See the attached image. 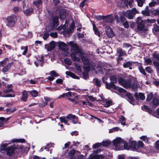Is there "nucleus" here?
Wrapping results in <instances>:
<instances>
[{"mask_svg":"<svg viewBox=\"0 0 159 159\" xmlns=\"http://www.w3.org/2000/svg\"><path fill=\"white\" fill-rule=\"evenodd\" d=\"M68 44L72 48L70 56L73 60L77 62L80 61V57L81 58L82 61L85 64V66L83 67L84 69L86 71L83 73V75L85 79H87L88 77V72L90 70H95V64L93 63H90L89 59L87 57L84 56L83 52L79 48L75 43L70 42Z\"/></svg>","mask_w":159,"mask_h":159,"instance_id":"nucleus-1","label":"nucleus"},{"mask_svg":"<svg viewBox=\"0 0 159 159\" xmlns=\"http://www.w3.org/2000/svg\"><path fill=\"white\" fill-rule=\"evenodd\" d=\"M96 73H101L102 74H105L106 76L102 77V81L105 84L107 89H110L111 88H113L118 90L120 93H124L125 91V90L123 88L116 87L112 83L109 84L106 81L107 80L108 76L112 74L113 73L111 69L109 68L106 66H104L103 68L101 66H98L96 68Z\"/></svg>","mask_w":159,"mask_h":159,"instance_id":"nucleus-2","label":"nucleus"},{"mask_svg":"<svg viewBox=\"0 0 159 159\" xmlns=\"http://www.w3.org/2000/svg\"><path fill=\"white\" fill-rule=\"evenodd\" d=\"M9 144L7 143H2L1 145L0 150L1 152L2 151L6 150L7 155L11 156L14 154L15 147L14 145H12L10 147H7Z\"/></svg>","mask_w":159,"mask_h":159,"instance_id":"nucleus-3","label":"nucleus"},{"mask_svg":"<svg viewBox=\"0 0 159 159\" xmlns=\"http://www.w3.org/2000/svg\"><path fill=\"white\" fill-rule=\"evenodd\" d=\"M74 26V23L72 21L70 20L68 21L66 20V23L62 28L65 32L67 33H69L73 31Z\"/></svg>","mask_w":159,"mask_h":159,"instance_id":"nucleus-4","label":"nucleus"},{"mask_svg":"<svg viewBox=\"0 0 159 159\" xmlns=\"http://www.w3.org/2000/svg\"><path fill=\"white\" fill-rule=\"evenodd\" d=\"M124 141L121 138L117 137L112 141V143L116 150H120L123 149Z\"/></svg>","mask_w":159,"mask_h":159,"instance_id":"nucleus-5","label":"nucleus"},{"mask_svg":"<svg viewBox=\"0 0 159 159\" xmlns=\"http://www.w3.org/2000/svg\"><path fill=\"white\" fill-rule=\"evenodd\" d=\"M133 80H134L133 78L126 80L120 78L119 79L118 82L124 87L127 88L131 87Z\"/></svg>","mask_w":159,"mask_h":159,"instance_id":"nucleus-6","label":"nucleus"},{"mask_svg":"<svg viewBox=\"0 0 159 159\" xmlns=\"http://www.w3.org/2000/svg\"><path fill=\"white\" fill-rule=\"evenodd\" d=\"M59 119L61 123H63L65 124H66L69 120H71L74 124H76L78 122L77 118L75 116L71 114L69 115L66 118L60 117Z\"/></svg>","mask_w":159,"mask_h":159,"instance_id":"nucleus-7","label":"nucleus"},{"mask_svg":"<svg viewBox=\"0 0 159 159\" xmlns=\"http://www.w3.org/2000/svg\"><path fill=\"white\" fill-rule=\"evenodd\" d=\"M17 20L16 16L12 15L8 16L6 19V25L9 27H12L15 25Z\"/></svg>","mask_w":159,"mask_h":159,"instance_id":"nucleus-8","label":"nucleus"},{"mask_svg":"<svg viewBox=\"0 0 159 159\" xmlns=\"http://www.w3.org/2000/svg\"><path fill=\"white\" fill-rule=\"evenodd\" d=\"M153 56L154 58H155L157 60H159V54L156 53H153ZM153 63L154 66L156 67L157 70L159 71V62L156 61H154Z\"/></svg>","mask_w":159,"mask_h":159,"instance_id":"nucleus-9","label":"nucleus"},{"mask_svg":"<svg viewBox=\"0 0 159 159\" xmlns=\"http://www.w3.org/2000/svg\"><path fill=\"white\" fill-rule=\"evenodd\" d=\"M123 15L129 19H132L134 17V14L130 10H127L126 11L123 12Z\"/></svg>","mask_w":159,"mask_h":159,"instance_id":"nucleus-10","label":"nucleus"},{"mask_svg":"<svg viewBox=\"0 0 159 159\" xmlns=\"http://www.w3.org/2000/svg\"><path fill=\"white\" fill-rule=\"evenodd\" d=\"M45 48L48 51H50L54 49L55 47V42L52 41L49 44L45 45Z\"/></svg>","mask_w":159,"mask_h":159,"instance_id":"nucleus-11","label":"nucleus"},{"mask_svg":"<svg viewBox=\"0 0 159 159\" xmlns=\"http://www.w3.org/2000/svg\"><path fill=\"white\" fill-rule=\"evenodd\" d=\"M105 29L106 35L108 37H112L114 36V34L112 30L109 27L107 26Z\"/></svg>","mask_w":159,"mask_h":159,"instance_id":"nucleus-12","label":"nucleus"},{"mask_svg":"<svg viewBox=\"0 0 159 159\" xmlns=\"http://www.w3.org/2000/svg\"><path fill=\"white\" fill-rule=\"evenodd\" d=\"M5 87L3 90V92L4 93H10L13 91L12 89V85L11 84H7L5 86Z\"/></svg>","mask_w":159,"mask_h":159,"instance_id":"nucleus-13","label":"nucleus"},{"mask_svg":"<svg viewBox=\"0 0 159 159\" xmlns=\"http://www.w3.org/2000/svg\"><path fill=\"white\" fill-rule=\"evenodd\" d=\"M58 25V17L55 16L53 17L52 19V26L55 28Z\"/></svg>","mask_w":159,"mask_h":159,"instance_id":"nucleus-14","label":"nucleus"},{"mask_svg":"<svg viewBox=\"0 0 159 159\" xmlns=\"http://www.w3.org/2000/svg\"><path fill=\"white\" fill-rule=\"evenodd\" d=\"M13 64V62L9 63L6 66L2 69V71L3 73H5L6 72H7L8 70L10 68Z\"/></svg>","mask_w":159,"mask_h":159,"instance_id":"nucleus-15","label":"nucleus"},{"mask_svg":"<svg viewBox=\"0 0 159 159\" xmlns=\"http://www.w3.org/2000/svg\"><path fill=\"white\" fill-rule=\"evenodd\" d=\"M66 11L65 10H61L60 11L59 16L61 20H64L66 17Z\"/></svg>","mask_w":159,"mask_h":159,"instance_id":"nucleus-16","label":"nucleus"},{"mask_svg":"<svg viewBox=\"0 0 159 159\" xmlns=\"http://www.w3.org/2000/svg\"><path fill=\"white\" fill-rule=\"evenodd\" d=\"M159 104V102L158 99L156 98H154L152 102L151 105L153 107L156 108Z\"/></svg>","mask_w":159,"mask_h":159,"instance_id":"nucleus-17","label":"nucleus"},{"mask_svg":"<svg viewBox=\"0 0 159 159\" xmlns=\"http://www.w3.org/2000/svg\"><path fill=\"white\" fill-rule=\"evenodd\" d=\"M58 46L60 48L63 50H65L67 48L66 44L63 42H58Z\"/></svg>","mask_w":159,"mask_h":159,"instance_id":"nucleus-18","label":"nucleus"},{"mask_svg":"<svg viewBox=\"0 0 159 159\" xmlns=\"http://www.w3.org/2000/svg\"><path fill=\"white\" fill-rule=\"evenodd\" d=\"M114 18L111 15H109L107 16H105L104 20L107 22H112L114 20Z\"/></svg>","mask_w":159,"mask_h":159,"instance_id":"nucleus-19","label":"nucleus"},{"mask_svg":"<svg viewBox=\"0 0 159 159\" xmlns=\"http://www.w3.org/2000/svg\"><path fill=\"white\" fill-rule=\"evenodd\" d=\"M138 29L140 31H146L148 30L147 28L145 27L144 24L137 25Z\"/></svg>","mask_w":159,"mask_h":159,"instance_id":"nucleus-20","label":"nucleus"},{"mask_svg":"<svg viewBox=\"0 0 159 159\" xmlns=\"http://www.w3.org/2000/svg\"><path fill=\"white\" fill-rule=\"evenodd\" d=\"M66 74L67 75H69L72 78L77 79H79V77L70 71H67L66 72Z\"/></svg>","mask_w":159,"mask_h":159,"instance_id":"nucleus-21","label":"nucleus"},{"mask_svg":"<svg viewBox=\"0 0 159 159\" xmlns=\"http://www.w3.org/2000/svg\"><path fill=\"white\" fill-rule=\"evenodd\" d=\"M119 122L121 123V125H125L126 123V119L123 116L121 115L119 117Z\"/></svg>","mask_w":159,"mask_h":159,"instance_id":"nucleus-22","label":"nucleus"},{"mask_svg":"<svg viewBox=\"0 0 159 159\" xmlns=\"http://www.w3.org/2000/svg\"><path fill=\"white\" fill-rule=\"evenodd\" d=\"M28 95L27 92L24 90L23 91L22 93V96L21 98V100L23 101H25L28 98Z\"/></svg>","mask_w":159,"mask_h":159,"instance_id":"nucleus-23","label":"nucleus"},{"mask_svg":"<svg viewBox=\"0 0 159 159\" xmlns=\"http://www.w3.org/2000/svg\"><path fill=\"white\" fill-rule=\"evenodd\" d=\"M43 59L42 57H41L39 59V61H35L34 63L35 66L37 67L39 65H40L41 66H43Z\"/></svg>","mask_w":159,"mask_h":159,"instance_id":"nucleus-24","label":"nucleus"},{"mask_svg":"<svg viewBox=\"0 0 159 159\" xmlns=\"http://www.w3.org/2000/svg\"><path fill=\"white\" fill-rule=\"evenodd\" d=\"M33 9L31 7L28 8L23 11L24 14L27 16L31 14L33 11Z\"/></svg>","mask_w":159,"mask_h":159,"instance_id":"nucleus-25","label":"nucleus"},{"mask_svg":"<svg viewBox=\"0 0 159 159\" xmlns=\"http://www.w3.org/2000/svg\"><path fill=\"white\" fill-rule=\"evenodd\" d=\"M29 93L33 97H36L38 96L39 92L36 90H33L29 92Z\"/></svg>","mask_w":159,"mask_h":159,"instance_id":"nucleus-26","label":"nucleus"},{"mask_svg":"<svg viewBox=\"0 0 159 159\" xmlns=\"http://www.w3.org/2000/svg\"><path fill=\"white\" fill-rule=\"evenodd\" d=\"M93 30L95 32V34L99 37L100 35V33L99 31L98 30L95 25L94 23H93Z\"/></svg>","mask_w":159,"mask_h":159,"instance_id":"nucleus-27","label":"nucleus"},{"mask_svg":"<svg viewBox=\"0 0 159 159\" xmlns=\"http://www.w3.org/2000/svg\"><path fill=\"white\" fill-rule=\"evenodd\" d=\"M135 95L136 98H138L139 96V98L141 100H143L145 98L144 94L143 93H139V94L137 93H136L135 94Z\"/></svg>","mask_w":159,"mask_h":159,"instance_id":"nucleus-28","label":"nucleus"},{"mask_svg":"<svg viewBox=\"0 0 159 159\" xmlns=\"http://www.w3.org/2000/svg\"><path fill=\"white\" fill-rule=\"evenodd\" d=\"M117 53L120 57L123 56L126 54V52L125 51L123 50L122 49L120 48L118 49Z\"/></svg>","mask_w":159,"mask_h":159,"instance_id":"nucleus-29","label":"nucleus"},{"mask_svg":"<svg viewBox=\"0 0 159 159\" xmlns=\"http://www.w3.org/2000/svg\"><path fill=\"white\" fill-rule=\"evenodd\" d=\"M79 152L77 151H75L74 150H72L69 153V155L70 156L73 157L75 155V157H76L77 155V153Z\"/></svg>","mask_w":159,"mask_h":159,"instance_id":"nucleus-30","label":"nucleus"},{"mask_svg":"<svg viewBox=\"0 0 159 159\" xmlns=\"http://www.w3.org/2000/svg\"><path fill=\"white\" fill-rule=\"evenodd\" d=\"M104 103H105L104 104V106L106 107H109L110 106L112 105V101L111 100H108L107 99L104 101Z\"/></svg>","mask_w":159,"mask_h":159,"instance_id":"nucleus-31","label":"nucleus"},{"mask_svg":"<svg viewBox=\"0 0 159 159\" xmlns=\"http://www.w3.org/2000/svg\"><path fill=\"white\" fill-rule=\"evenodd\" d=\"M104 158L103 155H96L93 156L91 159H102Z\"/></svg>","mask_w":159,"mask_h":159,"instance_id":"nucleus-32","label":"nucleus"},{"mask_svg":"<svg viewBox=\"0 0 159 159\" xmlns=\"http://www.w3.org/2000/svg\"><path fill=\"white\" fill-rule=\"evenodd\" d=\"M42 3V0H37L33 2V4L38 8L40 7Z\"/></svg>","mask_w":159,"mask_h":159,"instance_id":"nucleus-33","label":"nucleus"},{"mask_svg":"<svg viewBox=\"0 0 159 159\" xmlns=\"http://www.w3.org/2000/svg\"><path fill=\"white\" fill-rule=\"evenodd\" d=\"M102 144L104 147H107L111 144V142L109 140H106L102 141Z\"/></svg>","mask_w":159,"mask_h":159,"instance_id":"nucleus-34","label":"nucleus"},{"mask_svg":"<svg viewBox=\"0 0 159 159\" xmlns=\"http://www.w3.org/2000/svg\"><path fill=\"white\" fill-rule=\"evenodd\" d=\"M132 66V62L130 61H128L127 62L125 63L123 65V66L124 68H127L129 67L130 69H131L130 66Z\"/></svg>","mask_w":159,"mask_h":159,"instance_id":"nucleus-35","label":"nucleus"},{"mask_svg":"<svg viewBox=\"0 0 159 159\" xmlns=\"http://www.w3.org/2000/svg\"><path fill=\"white\" fill-rule=\"evenodd\" d=\"M110 79L111 81V82L112 83H116L117 82V77L115 75H110Z\"/></svg>","mask_w":159,"mask_h":159,"instance_id":"nucleus-36","label":"nucleus"},{"mask_svg":"<svg viewBox=\"0 0 159 159\" xmlns=\"http://www.w3.org/2000/svg\"><path fill=\"white\" fill-rule=\"evenodd\" d=\"M121 131L122 130L118 127H114L109 130V133H111L114 131Z\"/></svg>","mask_w":159,"mask_h":159,"instance_id":"nucleus-37","label":"nucleus"},{"mask_svg":"<svg viewBox=\"0 0 159 159\" xmlns=\"http://www.w3.org/2000/svg\"><path fill=\"white\" fill-rule=\"evenodd\" d=\"M2 93L0 91V96L3 97H13L15 96L14 94H8V95H2Z\"/></svg>","mask_w":159,"mask_h":159,"instance_id":"nucleus-38","label":"nucleus"},{"mask_svg":"<svg viewBox=\"0 0 159 159\" xmlns=\"http://www.w3.org/2000/svg\"><path fill=\"white\" fill-rule=\"evenodd\" d=\"M133 1L134 0H127V2L124 1V3L125 5H127L128 3L130 7H132L133 6L132 3Z\"/></svg>","mask_w":159,"mask_h":159,"instance_id":"nucleus-39","label":"nucleus"},{"mask_svg":"<svg viewBox=\"0 0 159 159\" xmlns=\"http://www.w3.org/2000/svg\"><path fill=\"white\" fill-rule=\"evenodd\" d=\"M8 61V59L7 58H5L2 61H0V66H4L5 65Z\"/></svg>","mask_w":159,"mask_h":159,"instance_id":"nucleus-40","label":"nucleus"},{"mask_svg":"<svg viewBox=\"0 0 159 159\" xmlns=\"http://www.w3.org/2000/svg\"><path fill=\"white\" fill-rule=\"evenodd\" d=\"M137 25L144 24V21L140 17H138L136 20Z\"/></svg>","mask_w":159,"mask_h":159,"instance_id":"nucleus-41","label":"nucleus"},{"mask_svg":"<svg viewBox=\"0 0 159 159\" xmlns=\"http://www.w3.org/2000/svg\"><path fill=\"white\" fill-rule=\"evenodd\" d=\"M93 82L98 87H100L101 86L100 81L97 79H94Z\"/></svg>","mask_w":159,"mask_h":159,"instance_id":"nucleus-42","label":"nucleus"},{"mask_svg":"<svg viewBox=\"0 0 159 159\" xmlns=\"http://www.w3.org/2000/svg\"><path fill=\"white\" fill-rule=\"evenodd\" d=\"M130 146L129 145L127 142L125 141H124L123 143V149H128L130 148Z\"/></svg>","mask_w":159,"mask_h":159,"instance_id":"nucleus-43","label":"nucleus"},{"mask_svg":"<svg viewBox=\"0 0 159 159\" xmlns=\"http://www.w3.org/2000/svg\"><path fill=\"white\" fill-rule=\"evenodd\" d=\"M21 48L22 50H23V52H22V54L23 55H25L27 52L28 47L27 46H26L22 47H21Z\"/></svg>","mask_w":159,"mask_h":159,"instance_id":"nucleus-44","label":"nucleus"},{"mask_svg":"<svg viewBox=\"0 0 159 159\" xmlns=\"http://www.w3.org/2000/svg\"><path fill=\"white\" fill-rule=\"evenodd\" d=\"M137 2L138 5L139 6L142 7L144 2L143 0H136Z\"/></svg>","mask_w":159,"mask_h":159,"instance_id":"nucleus-45","label":"nucleus"},{"mask_svg":"<svg viewBox=\"0 0 159 159\" xmlns=\"http://www.w3.org/2000/svg\"><path fill=\"white\" fill-rule=\"evenodd\" d=\"M152 30L153 33H154L159 32V27L157 25H154Z\"/></svg>","mask_w":159,"mask_h":159,"instance_id":"nucleus-46","label":"nucleus"},{"mask_svg":"<svg viewBox=\"0 0 159 159\" xmlns=\"http://www.w3.org/2000/svg\"><path fill=\"white\" fill-rule=\"evenodd\" d=\"M129 143L130 144V146L133 148H136V143L135 141H129Z\"/></svg>","mask_w":159,"mask_h":159,"instance_id":"nucleus-47","label":"nucleus"},{"mask_svg":"<svg viewBox=\"0 0 159 159\" xmlns=\"http://www.w3.org/2000/svg\"><path fill=\"white\" fill-rule=\"evenodd\" d=\"M142 14L145 16H148L150 15L149 10H144L142 11Z\"/></svg>","mask_w":159,"mask_h":159,"instance_id":"nucleus-48","label":"nucleus"},{"mask_svg":"<svg viewBox=\"0 0 159 159\" xmlns=\"http://www.w3.org/2000/svg\"><path fill=\"white\" fill-rule=\"evenodd\" d=\"M140 139L146 143L148 141V138L146 136H143L140 137Z\"/></svg>","mask_w":159,"mask_h":159,"instance_id":"nucleus-49","label":"nucleus"},{"mask_svg":"<svg viewBox=\"0 0 159 159\" xmlns=\"http://www.w3.org/2000/svg\"><path fill=\"white\" fill-rule=\"evenodd\" d=\"M44 99L46 102V103L44 104L43 105H41V104H40L39 105L41 107H43L45 106V105H47L48 104V102L50 100V99L47 97H45Z\"/></svg>","mask_w":159,"mask_h":159,"instance_id":"nucleus-50","label":"nucleus"},{"mask_svg":"<svg viewBox=\"0 0 159 159\" xmlns=\"http://www.w3.org/2000/svg\"><path fill=\"white\" fill-rule=\"evenodd\" d=\"M152 14L155 15H158L159 16V10L157 9H155L152 11Z\"/></svg>","mask_w":159,"mask_h":159,"instance_id":"nucleus-51","label":"nucleus"},{"mask_svg":"<svg viewBox=\"0 0 159 159\" xmlns=\"http://www.w3.org/2000/svg\"><path fill=\"white\" fill-rule=\"evenodd\" d=\"M50 75L54 77H57L58 76V74L55 71H51L50 73Z\"/></svg>","mask_w":159,"mask_h":159,"instance_id":"nucleus-52","label":"nucleus"},{"mask_svg":"<svg viewBox=\"0 0 159 159\" xmlns=\"http://www.w3.org/2000/svg\"><path fill=\"white\" fill-rule=\"evenodd\" d=\"M102 145V143H96L93 146V148H96L101 147Z\"/></svg>","mask_w":159,"mask_h":159,"instance_id":"nucleus-53","label":"nucleus"},{"mask_svg":"<svg viewBox=\"0 0 159 159\" xmlns=\"http://www.w3.org/2000/svg\"><path fill=\"white\" fill-rule=\"evenodd\" d=\"M144 61L146 65H150L152 62L151 60L149 58L146 59Z\"/></svg>","mask_w":159,"mask_h":159,"instance_id":"nucleus-54","label":"nucleus"},{"mask_svg":"<svg viewBox=\"0 0 159 159\" xmlns=\"http://www.w3.org/2000/svg\"><path fill=\"white\" fill-rule=\"evenodd\" d=\"M10 117H9L5 119L3 117H0V120L6 123L10 119Z\"/></svg>","mask_w":159,"mask_h":159,"instance_id":"nucleus-55","label":"nucleus"},{"mask_svg":"<svg viewBox=\"0 0 159 159\" xmlns=\"http://www.w3.org/2000/svg\"><path fill=\"white\" fill-rule=\"evenodd\" d=\"M139 70L140 72L144 75H146V73L145 72L143 68L141 66H139Z\"/></svg>","mask_w":159,"mask_h":159,"instance_id":"nucleus-56","label":"nucleus"},{"mask_svg":"<svg viewBox=\"0 0 159 159\" xmlns=\"http://www.w3.org/2000/svg\"><path fill=\"white\" fill-rule=\"evenodd\" d=\"M7 114H9L11 113H12L15 111V109L14 108L11 109H7L6 110Z\"/></svg>","mask_w":159,"mask_h":159,"instance_id":"nucleus-57","label":"nucleus"},{"mask_svg":"<svg viewBox=\"0 0 159 159\" xmlns=\"http://www.w3.org/2000/svg\"><path fill=\"white\" fill-rule=\"evenodd\" d=\"M153 94L152 93H150L147 96V101H150L152 98Z\"/></svg>","mask_w":159,"mask_h":159,"instance_id":"nucleus-58","label":"nucleus"},{"mask_svg":"<svg viewBox=\"0 0 159 159\" xmlns=\"http://www.w3.org/2000/svg\"><path fill=\"white\" fill-rule=\"evenodd\" d=\"M143 146V143L140 141H139L138 142L137 147L139 148H142Z\"/></svg>","mask_w":159,"mask_h":159,"instance_id":"nucleus-59","label":"nucleus"},{"mask_svg":"<svg viewBox=\"0 0 159 159\" xmlns=\"http://www.w3.org/2000/svg\"><path fill=\"white\" fill-rule=\"evenodd\" d=\"M132 87L133 89L135 90L136 89L137 87V83L136 82H133V83L132 84L131 87Z\"/></svg>","mask_w":159,"mask_h":159,"instance_id":"nucleus-60","label":"nucleus"},{"mask_svg":"<svg viewBox=\"0 0 159 159\" xmlns=\"http://www.w3.org/2000/svg\"><path fill=\"white\" fill-rule=\"evenodd\" d=\"M64 61L65 63L68 65H70L71 63L70 60L68 58L65 59Z\"/></svg>","mask_w":159,"mask_h":159,"instance_id":"nucleus-61","label":"nucleus"},{"mask_svg":"<svg viewBox=\"0 0 159 159\" xmlns=\"http://www.w3.org/2000/svg\"><path fill=\"white\" fill-rule=\"evenodd\" d=\"M24 35L26 37L31 38L32 36V34L30 32H28L25 33Z\"/></svg>","mask_w":159,"mask_h":159,"instance_id":"nucleus-62","label":"nucleus"},{"mask_svg":"<svg viewBox=\"0 0 159 159\" xmlns=\"http://www.w3.org/2000/svg\"><path fill=\"white\" fill-rule=\"evenodd\" d=\"M157 4V3L156 2L152 1L149 4V6L152 7L154 6Z\"/></svg>","mask_w":159,"mask_h":159,"instance_id":"nucleus-63","label":"nucleus"},{"mask_svg":"<svg viewBox=\"0 0 159 159\" xmlns=\"http://www.w3.org/2000/svg\"><path fill=\"white\" fill-rule=\"evenodd\" d=\"M19 8L18 7H15L13 9V11L15 13H18L19 11Z\"/></svg>","mask_w":159,"mask_h":159,"instance_id":"nucleus-64","label":"nucleus"}]
</instances>
